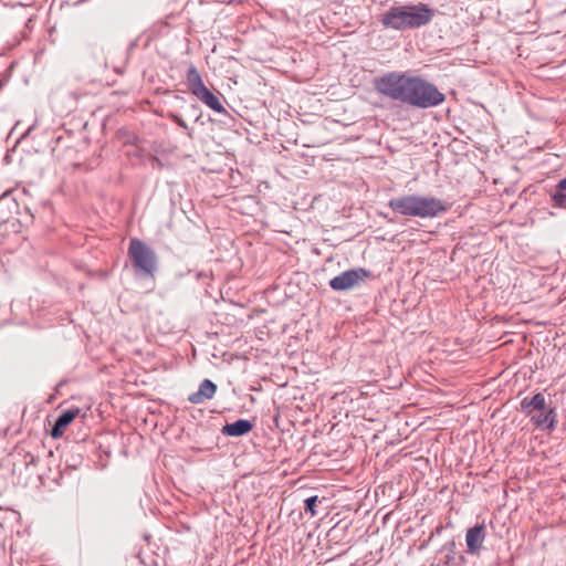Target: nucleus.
I'll return each mask as SVG.
<instances>
[{
  "label": "nucleus",
  "instance_id": "1",
  "mask_svg": "<svg viewBox=\"0 0 566 566\" xmlns=\"http://www.w3.org/2000/svg\"><path fill=\"white\" fill-rule=\"evenodd\" d=\"M374 86L379 94L416 108L437 107L446 101L433 83L406 72H388L375 78Z\"/></svg>",
  "mask_w": 566,
  "mask_h": 566
},
{
  "label": "nucleus",
  "instance_id": "2",
  "mask_svg": "<svg viewBox=\"0 0 566 566\" xmlns=\"http://www.w3.org/2000/svg\"><path fill=\"white\" fill-rule=\"evenodd\" d=\"M388 207L405 217L432 219L448 212L451 203L432 196L405 195L391 198Z\"/></svg>",
  "mask_w": 566,
  "mask_h": 566
},
{
  "label": "nucleus",
  "instance_id": "3",
  "mask_svg": "<svg viewBox=\"0 0 566 566\" xmlns=\"http://www.w3.org/2000/svg\"><path fill=\"white\" fill-rule=\"evenodd\" d=\"M433 15V10L423 3L394 6L381 15L380 22L386 29L413 30L430 23Z\"/></svg>",
  "mask_w": 566,
  "mask_h": 566
},
{
  "label": "nucleus",
  "instance_id": "4",
  "mask_svg": "<svg viewBox=\"0 0 566 566\" xmlns=\"http://www.w3.org/2000/svg\"><path fill=\"white\" fill-rule=\"evenodd\" d=\"M520 410L530 418L537 429L552 432L556 429L557 409L552 402H547L543 392H536L533 397H524L520 402Z\"/></svg>",
  "mask_w": 566,
  "mask_h": 566
},
{
  "label": "nucleus",
  "instance_id": "5",
  "mask_svg": "<svg viewBox=\"0 0 566 566\" xmlns=\"http://www.w3.org/2000/svg\"><path fill=\"white\" fill-rule=\"evenodd\" d=\"M128 256L135 273L143 277H154L158 269V258L153 248L143 240L133 238L128 245Z\"/></svg>",
  "mask_w": 566,
  "mask_h": 566
},
{
  "label": "nucleus",
  "instance_id": "6",
  "mask_svg": "<svg viewBox=\"0 0 566 566\" xmlns=\"http://www.w3.org/2000/svg\"><path fill=\"white\" fill-rule=\"evenodd\" d=\"M371 276V272L364 268L349 269L329 281V286L334 291H348L358 286L366 279Z\"/></svg>",
  "mask_w": 566,
  "mask_h": 566
},
{
  "label": "nucleus",
  "instance_id": "7",
  "mask_svg": "<svg viewBox=\"0 0 566 566\" xmlns=\"http://www.w3.org/2000/svg\"><path fill=\"white\" fill-rule=\"evenodd\" d=\"M485 536L486 532L483 523L470 527L465 534L467 552L471 555H479L483 548Z\"/></svg>",
  "mask_w": 566,
  "mask_h": 566
},
{
  "label": "nucleus",
  "instance_id": "8",
  "mask_svg": "<svg viewBox=\"0 0 566 566\" xmlns=\"http://www.w3.org/2000/svg\"><path fill=\"white\" fill-rule=\"evenodd\" d=\"M81 409L74 407L63 411L56 419L51 429V437L53 439L61 438L64 433L65 428L71 424L74 419L80 415Z\"/></svg>",
  "mask_w": 566,
  "mask_h": 566
},
{
  "label": "nucleus",
  "instance_id": "9",
  "mask_svg": "<svg viewBox=\"0 0 566 566\" xmlns=\"http://www.w3.org/2000/svg\"><path fill=\"white\" fill-rule=\"evenodd\" d=\"M216 391L217 385L210 379H205L200 382L198 390L189 395L188 400L193 405H200L206 400L212 399Z\"/></svg>",
  "mask_w": 566,
  "mask_h": 566
},
{
  "label": "nucleus",
  "instance_id": "10",
  "mask_svg": "<svg viewBox=\"0 0 566 566\" xmlns=\"http://www.w3.org/2000/svg\"><path fill=\"white\" fill-rule=\"evenodd\" d=\"M200 102H202L206 106L211 108L213 112L219 114L229 115L228 111L223 107L218 95L213 94L206 87L193 94Z\"/></svg>",
  "mask_w": 566,
  "mask_h": 566
},
{
  "label": "nucleus",
  "instance_id": "11",
  "mask_svg": "<svg viewBox=\"0 0 566 566\" xmlns=\"http://www.w3.org/2000/svg\"><path fill=\"white\" fill-rule=\"evenodd\" d=\"M254 424L248 419H239L222 427L221 432L227 437H243L252 431Z\"/></svg>",
  "mask_w": 566,
  "mask_h": 566
},
{
  "label": "nucleus",
  "instance_id": "12",
  "mask_svg": "<svg viewBox=\"0 0 566 566\" xmlns=\"http://www.w3.org/2000/svg\"><path fill=\"white\" fill-rule=\"evenodd\" d=\"M186 84L190 93L193 95L196 92L200 91L201 88L206 87L201 74L199 73L198 69L191 64L188 67L187 74H186Z\"/></svg>",
  "mask_w": 566,
  "mask_h": 566
},
{
  "label": "nucleus",
  "instance_id": "13",
  "mask_svg": "<svg viewBox=\"0 0 566 566\" xmlns=\"http://www.w3.org/2000/svg\"><path fill=\"white\" fill-rule=\"evenodd\" d=\"M553 206L566 208V177L560 179L552 193Z\"/></svg>",
  "mask_w": 566,
  "mask_h": 566
},
{
  "label": "nucleus",
  "instance_id": "14",
  "mask_svg": "<svg viewBox=\"0 0 566 566\" xmlns=\"http://www.w3.org/2000/svg\"><path fill=\"white\" fill-rule=\"evenodd\" d=\"M440 553L444 554L443 564L449 566L455 563L457 544L453 539L447 542L440 549Z\"/></svg>",
  "mask_w": 566,
  "mask_h": 566
},
{
  "label": "nucleus",
  "instance_id": "15",
  "mask_svg": "<svg viewBox=\"0 0 566 566\" xmlns=\"http://www.w3.org/2000/svg\"><path fill=\"white\" fill-rule=\"evenodd\" d=\"M321 502L317 495H313L307 497L304 501V511L308 513L312 517L317 515L316 505Z\"/></svg>",
  "mask_w": 566,
  "mask_h": 566
},
{
  "label": "nucleus",
  "instance_id": "16",
  "mask_svg": "<svg viewBox=\"0 0 566 566\" xmlns=\"http://www.w3.org/2000/svg\"><path fill=\"white\" fill-rule=\"evenodd\" d=\"M168 118H170L174 123H176L179 127L187 130V135L191 138L192 137V129L189 128L187 123L182 119V117L176 113H168Z\"/></svg>",
  "mask_w": 566,
  "mask_h": 566
},
{
  "label": "nucleus",
  "instance_id": "17",
  "mask_svg": "<svg viewBox=\"0 0 566 566\" xmlns=\"http://www.w3.org/2000/svg\"><path fill=\"white\" fill-rule=\"evenodd\" d=\"M39 461V458H35L33 455H31V459L30 461L27 462V465H35Z\"/></svg>",
  "mask_w": 566,
  "mask_h": 566
},
{
  "label": "nucleus",
  "instance_id": "18",
  "mask_svg": "<svg viewBox=\"0 0 566 566\" xmlns=\"http://www.w3.org/2000/svg\"><path fill=\"white\" fill-rule=\"evenodd\" d=\"M9 195H10V192H9V191H4V192L2 193V196L0 197V200H4V199H7V198L9 197Z\"/></svg>",
  "mask_w": 566,
  "mask_h": 566
},
{
  "label": "nucleus",
  "instance_id": "19",
  "mask_svg": "<svg viewBox=\"0 0 566 566\" xmlns=\"http://www.w3.org/2000/svg\"><path fill=\"white\" fill-rule=\"evenodd\" d=\"M464 562H465L464 556H463V555H460V556H459V563H458V565H461V564H463Z\"/></svg>",
  "mask_w": 566,
  "mask_h": 566
},
{
  "label": "nucleus",
  "instance_id": "20",
  "mask_svg": "<svg viewBox=\"0 0 566 566\" xmlns=\"http://www.w3.org/2000/svg\"><path fill=\"white\" fill-rule=\"evenodd\" d=\"M193 109H198V106L196 104L192 105Z\"/></svg>",
  "mask_w": 566,
  "mask_h": 566
},
{
  "label": "nucleus",
  "instance_id": "21",
  "mask_svg": "<svg viewBox=\"0 0 566 566\" xmlns=\"http://www.w3.org/2000/svg\"><path fill=\"white\" fill-rule=\"evenodd\" d=\"M430 566H440V564H431Z\"/></svg>",
  "mask_w": 566,
  "mask_h": 566
}]
</instances>
